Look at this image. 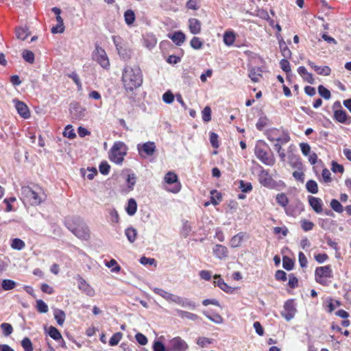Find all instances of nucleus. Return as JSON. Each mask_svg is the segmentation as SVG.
<instances>
[{
  "instance_id": "1",
  "label": "nucleus",
  "mask_w": 351,
  "mask_h": 351,
  "mask_svg": "<svg viewBox=\"0 0 351 351\" xmlns=\"http://www.w3.org/2000/svg\"><path fill=\"white\" fill-rule=\"evenodd\" d=\"M122 83L126 91L132 92L143 83V73L138 66H125L122 71Z\"/></svg>"
},
{
  "instance_id": "2",
  "label": "nucleus",
  "mask_w": 351,
  "mask_h": 351,
  "mask_svg": "<svg viewBox=\"0 0 351 351\" xmlns=\"http://www.w3.org/2000/svg\"><path fill=\"white\" fill-rule=\"evenodd\" d=\"M254 154L256 158L263 164L273 166L275 164V158L270 147L263 141H258L255 146Z\"/></svg>"
},
{
  "instance_id": "3",
  "label": "nucleus",
  "mask_w": 351,
  "mask_h": 351,
  "mask_svg": "<svg viewBox=\"0 0 351 351\" xmlns=\"http://www.w3.org/2000/svg\"><path fill=\"white\" fill-rule=\"evenodd\" d=\"M127 151V145L123 142L117 141L109 152V159L115 164L121 165Z\"/></svg>"
},
{
  "instance_id": "4",
  "label": "nucleus",
  "mask_w": 351,
  "mask_h": 351,
  "mask_svg": "<svg viewBox=\"0 0 351 351\" xmlns=\"http://www.w3.org/2000/svg\"><path fill=\"white\" fill-rule=\"evenodd\" d=\"M22 199L32 206L40 204L44 199L43 193L38 192L32 188L25 186L21 188Z\"/></svg>"
},
{
  "instance_id": "5",
  "label": "nucleus",
  "mask_w": 351,
  "mask_h": 351,
  "mask_svg": "<svg viewBox=\"0 0 351 351\" xmlns=\"http://www.w3.org/2000/svg\"><path fill=\"white\" fill-rule=\"evenodd\" d=\"M333 278V273L330 265L316 267L315 270V282L323 286H327L330 282L329 279Z\"/></svg>"
},
{
  "instance_id": "6",
  "label": "nucleus",
  "mask_w": 351,
  "mask_h": 351,
  "mask_svg": "<svg viewBox=\"0 0 351 351\" xmlns=\"http://www.w3.org/2000/svg\"><path fill=\"white\" fill-rule=\"evenodd\" d=\"M267 136L270 141H276L280 144H286L291 140L290 136L287 131L277 128L268 130Z\"/></svg>"
},
{
  "instance_id": "7",
  "label": "nucleus",
  "mask_w": 351,
  "mask_h": 351,
  "mask_svg": "<svg viewBox=\"0 0 351 351\" xmlns=\"http://www.w3.org/2000/svg\"><path fill=\"white\" fill-rule=\"evenodd\" d=\"M93 60L97 62L103 69H109L110 64L106 51L100 46L96 45L92 53Z\"/></svg>"
},
{
  "instance_id": "8",
  "label": "nucleus",
  "mask_w": 351,
  "mask_h": 351,
  "mask_svg": "<svg viewBox=\"0 0 351 351\" xmlns=\"http://www.w3.org/2000/svg\"><path fill=\"white\" fill-rule=\"evenodd\" d=\"M112 40L119 56L125 60L130 59L132 51L127 46L125 42L120 36H113Z\"/></svg>"
},
{
  "instance_id": "9",
  "label": "nucleus",
  "mask_w": 351,
  "mask_h": 351,
  "mask_svg": "<svg viewBox=\"0 0 351 351\" xmlns=\"http://www.w3.org/2000/svg\"><path fill=\"white\" fill-rule=\"evenodd\" d=\"M66 227L74 235L80 239L87 240L90 237L89 229L84 223H80L73 226L67 222Z\"/></svg>"
},
{
  "instance_id": "10",
  "label": "nucleus",
  "mask_w": 351,
  "mask_h": 351,
  "mask_svg": "<svg viewBox=\"0 0 351 351\" xmlns=\"http://www.w3.org/2000/svg\"><path fill=\"white\" fill-rule=\"evenodd\" d=\"M164 180L166 184L171 185L165 189L173 193H178L181 189V184L178 180V176L173 171H169L165 176Z\"/></svg>"
},
{
  "instance_id": "11",
  "label": "nucleus",
  "mask_w": 351,
  "mask_h": 351,
  "mask_svg": "<svg viewBox=\"0 0 351 351\" xmlns=\"http://www.w3.org/2000/svg\"><path fill=\"white\" fill-rule=\"evenodd\" d=\"M189 348L188 343L180 337L172 338L167 343V351H187Z\"/></svg>"
},
{
  "instance_id": "12",
  "label": "nucleus",
  "mask_w": 351,
  "mask_h": 351,
  "mask_svg": "<svg viewBox=\"0 0 351 351\" xmlns=\"http://www.w3.org/2000/svg\"><path fill=\"white\" fill-rule=\"evenodd\" d=\"M297 313L296 305L293 299L287 300L283 306V311L280 314L287 321L291 320Z\"/></svg>"
},
{
  "instance_id": "13",
  "label": "nucleus",
  "mask_w": 351,
  "mask_h": 351,
  "mask_svg": "<svg viewBox=\"0 0 351 351\" xmlns=\"http://www.w3.org/2000/svg\"><path fill=\"white\" fill-rule=\"evenodd\" d=\"M137 150L139 156L145 158L152 156L156 150V147L154 142L148 141L144 143L138 144Z\"/></svg>"
},
{
  "instance_id": "14",
  "label": "nucleus",
  "mask_w": 351,
  "mask_h": 351,
  "mask_svg": "<svg viewBox=\"0 0 351 351\" xmlns=\"http://www.w3.org/2000/svg\"><path fill=\"white\" fill-rule=\"evenodd\" d=\"M294 151L295 147L293 145H290L287 151L289 163L293 168H296L298 169H302V163L300 158L298 155L294 153Z\"/></svg>"
},
{
  "instance_id": "15",
  "label": "nucleus",
  "mask_w": 351,
  "mask_h": 351,
  "mask_svg": "<svg viewBox=\"0 0 351 351\" xmlns=\"http://www.w3.org/2000/svg\"><path fill=\"white\" fill-rule=\"evenodd\" d=\"M258 181L263 186L268 188L274 187L275 182L268 171L265 170L263 167H261L258 174Z\"/></svg>"
},
{
  "instance_id": "16",
  "label": "nucleus",
  "mask_w": 351,
  "mask_h": 351,
  "mask_svg": "<svg viewBox=\"0 0 351 351\" xmlns=\"http://www.w3.org/2000/svg\"><path fill=\"white\" fill-rule=\"evenodd\" d=\"M308 203L311 207L316 213H322L323 212V202L322 200L316 197L308 196Z\"/></svg>"
},
{
  "instance_id": "17",
  "label": "nucleus",
  "mask_w": 351,
  "mask_h": 351,
  "mask_svg": "<svg viewBox=\"0 0 351 351\" xmlns=\"http://www.w3.org/2000/svg\"><path fill=\"white\" fill-rule=\"evenodd\" d=\"M13 101L15 104V108L18 113L24 119H27L30 115L27 106L18 99H14Z\"/></svg>"
},
{
  "instance_id": "18",
  "label": "nucleus",
  "mask_w": 351,
  "mask_h": 351,
  "mask_svg": "<svg viewBox=\"0 0 351 351\" xmlns=\"http://www.w3.org/2000/svg\"><path fill=\"white\" fill-rule=\"evenodd\" d=\"M213 253L215 257L217 258L222 260L228 257V248L222 245L216 244L213 247Z\"/></svg>"
},
{
  "instance_id": "19",
  "label": "nucleus",
  "mask_w": 351,
  "mask_h": 351,
  "mask_svg": "<svg viewBox=\"0 0 351 351\" xmlns=\"http://www.w3.org/2000/svg\"><path fill=\"white\" fill-rule=\"evenodd\" d=\"M72 119L80 120L85 116V109L78 104H73L71 108Z\"/></svg>"
},
{
  "instance_id": "20",
  "label": "nucleus",
  "mask_w": 351,
  "mask_h": 351,
  "mask_svg": "<svg viewBox=\"0 0 351 351\" xmlns=\"http://www.w3.org/2000/svg\"><path fill=\"white\" fill-rule=\"evenodd\" d=\"M334 119L341 123L350 124L351 117L348 116L346 112L343 110H337L334 112Z\"/></svg>"
},
{
  "instance_id": "21",
  "label": "nucleus",
  "mask_w": 351,
  "mask_h": 351,
  "mask_svg": "<svg viewBox=\"0 0 351 351\" xmlns=\"http://www.w3.org/2000/svg\"><path fill=\"white\" fill-rule=\"evenodd\" d=\"M303 210V206L301 203H298L295 205L290 204L287 205V207L285 208V213L288 216L295 217L298 216L301 211Z\"/></svg>"
},
{
  "instance_id": "22",
  "label": "nucleus",
  "mask_w": 351,
  "mask_h": 351,
  "mask_svg": "<svg viewBox=\"0 0 351 351\" xmlns=\"http://www.w3.org/2000/svg\"><path fill=\"white\" fill-rule=\"evenodd\" d=\"M213 278L215 279V281L213 282L215 286H217L218 287H219L221 290H223L226 293H232L233 289L231 287L228 286L224 282V280L221 278L220 275L215 274Z\"/></svg>"
},
{
  "instance_id": "23",
  "label": "nucleus",
  "mask_w": 351,
  "mask_h": 351,
  "mask_svg": "<svg viewBox=\"0 0 351 351\" xmlns=\"http://www.w3.org/2000/svg\"><path fill=\"white\" fill-rule=\"evenodd\" d=\"M78 288L88 296L92 297L95 295L94 289L82 278L78 280Z\"/></svg>"
},
{
  "instance_id": "24",
  "label": "nucleus",
  "mask_w": 351,
  "mask_h": 351,
  "mask_svg": "<svg viewBox=\"0 0 351 351\" xmlns=\"http://www.w3.org/2000/svg\"><path fill=\"white\" fill-rule=\"evenodd\" d=\"M48 335L56 341H61V346L65 348V342L61 333L56 328L51 326L48 329Z\"/></svg>"
},
{
  "instance_id": "25",
  "label": "nucleus",
  "mask_w": 351,
  "mask_h": 351,
  "mask_svg": "<svg viewBox=\"0 0 351 351\" xmlns=\"http://www.w3.org/2000/svg\"><path fill=\"white\" fill-rule=\"evenodd\" d=\"M173 302L182 307H189L193 310L196 307V304L194 302L178 295H176Z\"/></svg>"
},
{
  "instance_id": "26",
  "label": "nucleus",
  "mask_w": 351,
  "mask_h": 351,
  "mask_svg": "<svg viewBox=\"0 0 351 351\" xmlns=\"http://www.w3.org/2000/svg\"><path fill=\"white\" fill-rule=\"evenodd\" d=\"M189 28L193 34H198L201 32V22L195 18L189 20Z\"/></svg>"
},
{
  "instance_id": "27",
  "label": "nucleus",
  "mask_w": 351,
  "mask_h": 351,
  "mask_svg": "<svg viewBox=\"0 0 351 351\" xmlns=\"http://www.w3.org/2000/svg\"><path fill=\"white\" fill-rule=\"evenodd\" d=\"M298 73L299 75L302 77V79L307 82L309 84H314L315 80L313 78V76L311 73H308L306 70V69L303 66H300L298 68Z\"/></svg>"
},
{
  "instance_id": "28",
  "label": "nucleus",
  "mask_w": 351,
  "mask_h": 351,
  "mask_svg": "<svg viewBox=\"0 0 351 351\" xmlns=\"http://www.w3.org/2000/svg\"><path fill=\"white\" fill-rule=\"evenodd\" d=\"M152 290L156 294L161 296L162 298H164L165 300H166L168 302H173L174 300L176 298V295L169 293V292H167L162 289H160V288H154Z\"/></svg>"
},
{
  "instance_id": "29",
  "label": "nucleus",
  "mask_w": 351,
  "mask_h": 351,
  "mask_svg": "<svg viewBox=\"0 0 351 351\" xmlns=\"http://www.w3.org/2000/svg\"><path fill=\"white\" fill-rule=\"evenodd\" d=\"M262 70L260 67H253L249 71V77L254 82H258L260 77H262Z\"/></svg>"
},
{
  "instance_id": "30",
  "label": "nucleus",
  "mask_w": 351,
  "mask_h": 351,
  "mask_svg": "<svg viewBox=\"0 0 351 351\" xmlns=\"http://www.w3.org/2000/svg\"><path fill=\"white\" fill-rule=\"evenodd\" d=\"M169 38L176 45H181L185 40V34L182 32H176Z\"/></svg>"
},
{
  "instance_id": "31",
  "label": "nucleus",
  "mask_w": 351,
  "mask_h": 351,
  "mask_svg": "<svg viewBox=\"0 0 351 351\" xmlns=\"http://www.w3.org/2000/svg\"><path fill=\"white\" fill-rule=\"evenodd\" d=\"M125 210L128 215L130 216H133L136 213L137 204L134 199L130 198L128 200Z\"/></svg>"
},
{
  "instance_id": "32",
  "label": "nucleus",
  "mask_w": 351,
  "mask_h": 351,
  "mask_svg": "<svg viewBox=\"0 0 351 351\" xmlns=\"http://www.w3.org/2000/svg\"><path fill=\"white\" fill-rule=\"evenodd\" d=\"M176 311L178 316H180L181 318H186L188 319L193 320L195 322L198 321L200 319L197 315L193 313H190L182 310H176Z\"/></svg>"
},
{
  "instance_id": "33",
  "label": "nucleus",
  "mask_w": 351,
  "mask_h": 351,
  "mask_svg": "<svg viewBox=\"0 0 351 351\" xmlns=\"http://www.w3.org/2000/svg\"><path fill=\"white\" fill-rule=\"evenodd\" d=\"M244 237L243 232H239L233 236L230 240V245L232 247H238L241 245Z\"/></svg>"
},
{
  "instance_id": "34",
  "label": "nucleus",
  "mask_w": 351,
  "mask_h": 351,
  "mask_svg": "<svg viewBox=\"0 0 351 351\" xmlns=\"http://www.w3.org/2000/svg\"><path fill=\"white\" fill-rule=\"evenodd\" d=\"M54 318L59 326H62L64 323L66 315L65 313L59 308H56L53 311Z\"/></svg>"
},
{
  "instance_id": "35",
  "label": "nucleus",
  "mask_w": 351,
  "mask_h": 351,
  "mask_svg": "<svg viewBox=\"0 0 351 351\" xmlns=\"http://www.w3.org/2000/svg\"><path fill=\"white\" fill-rule=\"evenodd\" d=\"M279 47H280L282 56L284 58H285L287 59L291 58L292 53H291V50L289 49V48L287 47L284 39H280V45H279Z\"/></svg>"
},
{
  "instance_id": "36",
  "label": "nucleus",
  "mask_w": 351,
  "mask_h": 351,
  "mask_svg": "<svg viewBox=\"0 0 351 351\" xmlns=\"http://www.w3.org/2000/svg\"><path fill=\"white\" fill-rule=\"evenodd\" d=\"M10 247L13 250H21L25 248V242L19 238H14L10 240Z\"/></svg>"
},
{
  "instance_id": "37",
  "label": "nucleus",
  "mask_w": 351,
  "mask_h": 351,
  "mask_svg": "<svg viewBox=\"0 0 351 351\" xmlns=\"http://www.w3.org/2000/svg\"><path fill=\"white\" fill-rule=\"evenodd\" d=\"M57 25L51 28V33H62L64 31L63 19L60 16H56Z\"/></svg>"
},
{
  "instance_id": "38",
  "label": "nucleus",
  "mask_w": 351,
  "mask_h": 351,
  "mask_svg": "<svg viewBox=\"0 0 351 351\" xmlns=\"http://www.w3.org/2000/svg\"><path fill=\"white\" fill-rule=\"evenodd\" d=\"M235 34L233 32H226L223 34V43L227 46H231L235 41Z\"/></svg>"
},
{
  "instance_id": "39",
  "label": "nucleus",
  "mask_w": 351,
  "mask_h": 351,
  "mask_svg": "<svg viewBox=\"0 0 351 351\" xmlns=\"http://www.w3.org/2000/svg\"><path fill=\"white\" fill-rule=\"evenodd\" d=\"M269 119L266 116H262L258 119L256 127L258 130L261 131L264 128L269 125Z\"/></svg>"
},
{
  "instance_id": "40",
  "label": "nucleus",
  "mask_w": 351,
  "mask_h": 351,
  "mask_svg": "<svg viewBox=\"0 0 351 351\" xmlns=\"http://www.w3.org/2000/svg\"><path fill=\"white\" fill-rule=\"evenodd\" d=\"M125 236L130 243H134L137 237V231L132 227L128 228L125 230Z\"/></svg>"
},
{
  "instance_id": "41",
  "label": "nucleus",
  "mask_w": 351,
  "mask_h": 351,
  "mask_svg": "<svg viewBox=\"0 0 351 351\" xmlns=\"http://www.w3.org/2000/svg\"><path fill=\"white\" fill-rule=\"evenodd\" d=\"M276 199L277 203L280 206L283 207L284 208H285L287 207V206L288 205L289 199H288L287 195L284 193H278L276 195Z\"/></svg>"
},
{
  "instance_id": "42",
  "label": "nucleus",
  "mask_w": 351,
  "mask_h": 351,
  "mask_svg": "<svg viewBox=\"0 0 351 351\" xmlns=\"http://www.w3.org/2000/svg\"><path fill=\"white\" fill-rule=\"evenodd\" d=\"M16 286V282L12 280L5 279L1 282V287L4 291H9L14 289Z\"/></svg>"
},
{
  "instance_id": "43",
  "label": "nucleus",
  "mask_w": 351,
  "mask_h": 351,
  "mask_svg": "<svg viewBox=\"0 0 351 351\" xmlns=\"http://www.w3.org/2000/svg\"><path fill=\"white\" fill-rule=\"evenodd\" d=\"M306 190L313 194H316L318 192V186L315 180H310L306 184Z\"/></svg>"
},
{
  "instance_id": "44",
  "label": "nucleus",
  "mask_w": 351,
  "mask_h": 351,
  "mask_svg": "<svg viewBox=\"0 0 351 351\" xmlns=\"http://www.w3.org/2000/svg\"><path fill=\"white\" fill-rule=\"evenodd\" d=\"M124 19L126 24L132 25L135 20V14L132 10H128L124 13Z\"/></svg>"
},
{
  "instance_id": "45",
  "label": "nucleus",
  "mask_w": 351,
  "mask_h": 351,
  "mask_svg": "<svg viewBox=\"0 0 351 351\" xmlns=\"http://www.w3.org/2000/svg\"><path fill=\"white\" fill-rule=\"evenodd\" d=\"M282 144L276 143L274 145V148L277 152L280 157V161L285 162L286 160V154L285 152V150L282 148Z\"/></svg>"
},
{
  "instance_id": "46",
  "label": "nucleus",
  "mask_w": 351,
  "mask_h": 351,
  "mask_svg": "<svg viewBox=\"0 0 351 351\" xmlns=\"http://www.w3.org/2000/svg\"><path fill=\"white\" fill-rule=\"evenodd\" d=\"M314 71L319 75H324L328 76L331 73V69L328 66H319L316 65Z\"/></svg>"
},
{
  "instance_id": "47",
  "label": "nucleus",
  "mask_w": 351,
  "mask_h": 351,
  "mask_svg": "<svg viewBox=\"0 0 351 351\" xmlns=\"http://www.w3.org/2000/svg\"><path fill=\"white\" fill-rule=\"evenodd\" d=\"M22 57L28 63L32 64L34 62V53L29 50H24L22 52Z\"/></svg>"
},
{
  "instance_id": "48",
  "label": "nucleus",
  "mask_w": 351,
  "mask_h": 351,
  "mask_svg": "<svg viewBox=\"0 0 351 351\" xmlns=\"http://www.w3.org/2000/svg\"><path fill=\"white\" fill-rule=\"evenodd\" d=\"M29 33L27 28L19 27L16 29V36L17 38L24 40L28 36Z\"/></svg>"
},
{
  "instance_id": "49",
  "label": "nucleus",
  "mask_w": 351,
  "mask_h": 351,
  "mask_svg": "<svg viewBox=\"0 0 351 351\" xmlns=\"http://www.w3.org/2000/svg\"><path fill=\"white\" fill-rule=\"evenodd\" d=\"M191 47L194 49H200L203 47V41L199 37H193L190 42Z\"/></svg>"
},
{
  "instance_id": "50",
  "label": "nucleus",
  "mask_w": 351,
  "mask_h": 351,
  "mask_svg": "<svg viewBox=\"0 0 351 351\" xmlns=\"http://www.w3.org/2000/svg\"><path fill=\"white\" fill-rule=\"evenodd\" d=\"M4 336L8 337L13 332V328L10 324L3 323L0 326Z\"/></svg>"
},
{
  "instance_id": "51",
  "label": "nucleus",
  "mask_w": 351,
  "mask_h": 351,
  "mask_svg": "<svg viewBox=\"0 0 351 351\" xmlns=\"http://www.w3.org/2000/svg\"><path fill=\"white\" fill-rule=\"evenodd\" d=\"M294 265L293 261L288 256H284L282 258V266L286 270L290 271Z\"/></svg>"
},
{
  "instance_id": "52",
  "label": "nucleus",
  "mask_w": 351,
  "mask_h": 351,
  "mask_svg": "<svg viewBox=\"0 0 351 351\" xmlns=\"http://www.w3.org/2000/svg\"><path fill=\"white\" fill-rule=\"evenodd\" d=\"M239 188L242 192L248 193L252 190V185L250 182L240 180Z\"/></svg>"
},
{
  "instance_id": "53",
  "label": "nucleus",
  "mask_w": 351,
  "mask_h": 351,
  "mask_svg": "<svg viewBox=\"0 0 351 351\" xmlns=\"http://www.w3.org/2000/svg\"><path fill=\"white\" fill-rule=\"evenodd\" d=\"M36 308L37 311L41 313H45L49 310L47 304L42 300H38L36 301Z\"/></svg>"
},
{
  "instance_id": "54",
  "label": "nucleus",
  "mask_w": 351,
  "mask_h": 351,
  "mask_svg": "<svg viewBox=\"0 0 351 351\" xmlns=\"http://www.w3.org/2000/svg\"><path fill=\"white\" fill-rule=\"evenodd\" d=\"M202 120L204 122H208L211 120V108L209 106H206L202 111Z\"/></svg>"
},
{
  "instance_id": "55",
  "label": "nucleus",
  "mask_w": 351,
  "mask_h": 351,
  "mask_svg": "<svg viewBox=\"0 0 351 351\" xmlns=\"http://www.w3.org/2000/svg\"><path fill=\"white\" fill-rule=\"evenodd\" d=\"M213 341V340L211 339L205 337H200L197 339L196 343L199 347L204 348L206 347L207 345L212 343Z\"/></svg>"
},
{
  "instance_id": "56",
  "label": "nucleus",
  "mask_w": 351,
  "mask_h": 351,
  "mask_svg": "<svg viewBox=\"0 0 351 351\" xmlns=\"http://www.w3.org/2000/svg\"><path fill=\"white\" fill-rule=\"evenodd\" d=\"M63 135H64V136L67 137L69 139H73L76 136L75 130L73 129L72 126L70 125H67L64 128Z\"/></svg>"
},
{
  "instance_id": "57",
  "label": "nucleus",
  "mask_w": 351,
  "mask_h": 351,
  "mask_svg": "<svg viewBox=\"0 0 351 351\" xmlns=\"http://www.w3.org/2000/svg\"><path fill=\"white\" fill-rule=\"evenodd\" d=\"M300 223H301V228L305 232L311 230L313 228V227L315 226V224L312 221H308L306 219L301 220Z\"/></svg>"
},
{
  "instance_id": "58",
  "label": "nucleus",
  "mask_w": 351,
  "mask_h": 351,
  "mask_svg": "<svg viewBox=\"0 0 351 351\" xmlns=\"http://www.w3.org/2000/svg\"><path fill=\"white\" fill-rule=\"evenodd\" d=\"M122 336H123V335L120 332L114 333L110 339L109 344L111 346H117L119 343V342L121 341Z\"/></svg>"
},
{
  "instance_id": "59",
  "label": "nucleus",
  "mask_w": 351,
  "mask_h": 351,
  "mask_svg": "<svg viewBox=\"0 0 351 351\" xmlns=\"http://www.w3.org/2000/svg\"><path fill=\"white\" fill-rule=\"evenodd\" d=\"M210 193L212 195L210 197L211 203L213 205H217L221 200V195L215 190L212 191Z\"/></svg>"
},
{
  "instance_id": "60",
  "label": "nucleus",
  "mask_w": 351,
  "mask_h": 351,
  "mask_svg": "<svg viewBox=\"0 0 351 351\" xmlns=\"http://www.w3.org/2000/svg\"><path fill=\"white\" fill-rule=\"evenodd\" d=\"M330 206L337 213H341L343 211L342 205L335 199L331 200Z\"/></svg>"
},
{
  "instance_id": "61",
  "label": "nucleus",
  "mask_w": 351,
  "mask_h": 351,
  "mask_svg": "<svg viewBox=\"0 0 351 351\" xmlns=\"http://www.w3.org/2000/svg\"><path fill=\"white\" fill-rule=\"evenodd\" d=\"M319 94L325 99H329L331 97L330 92L322 85L318 86Z\"/></svg>"
},
{
  "instance_id": "62",
  "label": "nucleus",
  "mask_w": 351,
  "mask_h": 351,
  "mask_svg": "<svg viewBox=\"0 0 351 351\" xmlns=\"http://www.w3.org/2000/svg\"><path fill=\"white\" fill-rule=\"evenodd\" d=\"M21 346L25 351H33V346L31 340L25 337L21 341Z\"/></svg>"
},
{
  "instance_id": "63",
  "label": "nucleus",
  "mask_w": 351,
  "mask_h": 351,
  "mask_svg": "<svg viewBox=\"0 0 351 351\" xmlns=\"http://www.w3.org/2000/svg\"><path fill=\"white\" fill-rule=\"evenodd\" d=\"M174 99L175 97L170 90L165 92L162 95V100L166 104H171L174 101Z\"/></svg>"
},
{
  "instance_id": "64",
  "label": "nucleus",
  "mask_w": 351,
  "mask_h": 351,
  "mask_svg": "<svg viewBox=\"0 0 351 351\" xmlns=\"http://www.w3.org/2000/svg\"><path fill=\"white\" fill-rule=\"evenodd\" d=\"M153 350L154 351H167V346H165L160 341H155L153 344Z\"/></svg>"
}]
</instances>
